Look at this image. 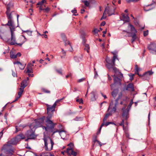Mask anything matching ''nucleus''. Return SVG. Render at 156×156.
<instances>
[{"label": "nucleus", "mask_w": 156, "mask_h": 156, "mask_svg": "<svg viewBox=\"0 0 156 156\" xmlns=\"http://www.w3.org/2000/svg\"><path fill=\"white\" fill-rule=\"evenodd\" d=\"M47 113L48 115H50L52 114H53V112L54 111L55 108L56 107V103H54L52 106L50 105H47Z\"/></svg>", "instance_id": "nucleus-7"}, {"label": "nucleus", "mask_w": 156, "mask_h": 156, "mask_svg": "<svg viewBox=\"0 0 156 156\" xmlns=\"http://www.w3.org/2000/svg\"><path fill=\"white\" fill-rule=\"evenodd\" d=\"M146 7H144V10L145 11H149L150 10L152 9H147Z\"/></svg>", "instance_id": "nucleus-58"}, {"label": "nucleus", "mask_w": 156, "mask_h": 156, "mask_svg": "<svg viewBox=\"0 0 156 156\" xmlns=\"http://www.w3.org/2000/svg\"><path fill=\"white\" fill-rule=\"evenodd\" d=\"M105 24V21H103L101 23V26H104Z\"/></svg>", "instance_id": "nucleus-64"}, {"label": "nucleus", "mask_w": 156, "mask_h": 156, "mask_svg": "<svg viewBox=\"0 0 156 156\" xmlns=\"http://www.w3.org/2000/svg\"><path fill=\"white\" fill-rule=\"evenodd\" d=\"M148 34V30H147L146 31H144V36H146Z\"/></svg>", "instance_id": "nucleus-49"}, {"label": "nucleus", "mask_w": 156, "mask_h": 156, "mask_svg": "<svg viewBox=\"0 0 156 156\" xmlns=\"http://www.w3.org/2000/svg\"><path fill=\"white\" fill-rule=\"evenodd\" d=\"M46 2V0H42L41 1L38 2L37 4V5H42L43 3H44L45 2Z\"/></svg>", "instance_id": "nucleus-36"}, {"label": "nucleus", "mask_w": 156, "mask_h": 156, "mask_svg": "<svg viewBox=\"0 0 156 156\" xmlns=\"http://www.w3.org/2000/svg\"><path fill=\"white\" fill-rule=\"evenodd\" d=\"M76 101L78 102H79L80 104H83V100L82 99H77L76 100Z\"/></svg>", "instance_id": "nucleus-42"}, {"label": "nucleus", "mask_w": 156, "mask_h": 156, "mask_svg": "<svg viewBox=\"0 0 156 156\" xmlns=\"http://www.w3.org/2000/svg\"><path fill=\"white\" fill-rule=\"evenodd\" d=\"M140 70L141 69L138 68L137 65H136L135 66V73L137 74L139 76H140V75L139 73V72Z\"/></svg>", "instance_id": "nucleus-27"}, {"label": "nucleus", "mask_w": 156, "mask_h": 156, "mask_svg": "<svg viewBox=\"0 0 156 156\" xmlns=\"http://www.w3.org/2000/svg\"><path fill=\"white\" fill-rule=\"evenodd\" d=\"M64 41L65 42V46L67 45H69L71 47V48L69 49V51H73V49L72 48V46L71 45V44H70L69 41H66V40L65 41Z\"/></svg>", "instance_id": "nucleus-24"}, {"label": "nucleus", "mask_w": 156, "mask_h": 156, "mask_svg": "<svg viewBox=\"0 0 156 156\" xmlns=\"http://www.w3.org/2000/svg\"><path fill=\"white\" fill-rule=\"evenodd\" d=\"M82 119V118L80 117H76L75 119V120L76 121H80Z\"/></svg>", "instance_id": "nucleus-55"}, {"label": "nucleus", "mask_w": 156, "mask_h": 156, "mask_svg": "<svg viewBox=\"0 0 156 156\" xmlns=\"http://www.w3.org/2000/svg\"><path fill=\"white\" fill-rule=\"evenodd\" d=\"M56 71L59 74H62V71L61 70H57Z\"/></svg>", "instance_id": "nucleus-63"}, {"label": "nucleus", "mask_w": 156, "mask_h": 156, "mask_svg": "<svg viewBox=\"0 0 156 156\" xmlns=\"http://www.w3.org/2000/svg\"><path fill=\"white\" fill-rule=\"evenodd\" d=\"M109 12L110 13L112 14V15L114 14L113 11H112V10H111L110 8H109Z\"/></svg>", "instance_id": "nucleus-62"}, {"label": "nucleus", "mask_w": 156, "mask_h": 156, "mask_svg": "<svg viewBox=\"0 0 156 156\" xmlns=\"http://www.w3.org/2000/svg\"><path fill=\"white\" fill-rule=\"evenodd\" d=\"M110 115H111V114H109V113L106 114L105 116L103 119V122H104L105 121H106L107 120L108 117Z\"/></svg>", "instance_id": "nucleus-34"}, {"label": "nucleus", "mask_w": 156, "mask_h": 156, "mask_svg": "<svg viewBox=\"0 0 156 156\" xmlns=\"http://www.w3.org/2000/svg\"><path fill=\"white\" fill-rule=\"evenodd\" d=\"M128 27L130 28L131 31L133 33V34L131 35L132 37L131 41L133 43L136 38V34L137 33V31L133 25L130 24H129Z\"/></svg>", "instance_id": "nucleus-4"}, {"label": "nucleus", "mask_w": 156, "mask_h": 156, "mask_svg": "<svg viewBox=\"0 0 156 156\" xmlns=\"http://www.w3.org/2000/svg\"><path fill=\"white\" fill-rule=\"evenodd\" d=\"M116 104L113 105V102L112 101L110 103L109 107L108 109V111L109 112V113L111 114V115L115 112L116 110Z\"/></svg>", "instance_id": "nucleus-6"}, {"label": "nucleus", "mask_w": 156, "mask_h": 156, "mask_svg": "<svg viewBox=\"0 0 156 156\" xmlns=\"http://www.w3.org/2000/svg\"><path fill=\"white\" fill-rule=\"evenodd\" d=\"M12 71V75L14 77H15L17 76L16 73L14 72H13V71Z\"/></svg>", "instance_id": "nucleus-56"}, {"label": "nucleus", "mask_w": 156, "mask_h": 156, "mask_svg": "<svg viewBox=\"0 0 156 156\" xmlns=\"http://www.w3.org/2000/svg\"><path fill=\"white\" fill-rule=\"evenodd\" d=\"M89 2L91 3H94L95 2V1L94 0H89Z\"/></svg>", "instance_id": "nucleus-59"}, {"label": "nucleus", "mask_w": 156, "mask_h": 156, "mask_svg": "<svg viewBox=\"0 0 156 156\" xmlns=\"http://www.w3.org/2000/svg\"><path fill=\"white\" fill-rule=\"evenodd\" d=\"M113 76L114 77V83L110 85L112 90L114 87V86L116 85L120 86L121 84V80L120 79L115 76V75Z\"/></svg>", "instance_id": "nucleus-9"}, {"label": "nucleus", "mask_w": 156, "mask_h": 156, "mask_svg": "<svg viewBox=\"0 0 156 156\" xmlns=\"http://www.w3.org/2000/svg\"><path fill=\"white\" fill-rule=\"evenodd\" d=\"M105 61H106V62L107 63H109L111 62V60H110V58L108 57H106V59H105Z\"/></svg>", "instance_id": "nucleus-41"}, {"label": "nucleus", "mask_w": 156, "mask_h": 156, "mask_svg": "<svg viewBox=\"0 0 156 156\" xmlns=\"http://www.w3.org/2000/svg\"><path fill=\"white\" fill-rule=\"evenodd\" d=\"M116 59H118V58H117V56L116 55H115L114 54V55L113 57V58L112 59V63L113 64V65H115V61Z\"/></svg>", "instance_id": "nucleus-33"}, {"label": "nucleus", "mask_w": 156, "mask_h": 156, "mask_svg": "<svg viewBox=\"0 0 156 156\" xmlns=\"http://www.w3.org/2000/svg\"><path fill=\"white\" fill-rule=\"evenodd\" d=\"M25 137L23 134H20L15 138L11 139L8 141L6 144L4 145L2 149V150H4L7 154H12L13 150L12 148L11 145H16L21 140L23 139Z\"/></svg>", "instance_id": "nucleus-1"}, {"label": "nucleus", "mask_w": 156, "mask_h": 156, "mask_svg": "<svg viewBox=\"0 0 156 156\" xmlns=\"http://www.w3.org/2000/svg\"><path fill=\"white\" fill-rule=\"evenodd\" d=\"M27 69V71H26V70H25L24 71V72L26 73H33V69L31 68H29L27 67L26 68Z\"/></svg>", "instance_id": "nucleus-30"}, {"label": "nucleus", "mask_w": 156, "mask_h": 156, "mask_svg": "<svg viewBox=\"0 0 156 156\" xmlns=\"http://www.w3.org/2000/svg\"><path fill=\"white\" fill-rule=\"evenodd\" d=\"M20 63V62L18 61L14 62L13 63L14 64H17L18 66L19 65V64Z\"/></svg>", "instance_id": "nucleus-57"}, {"label": "nucleus", "mask_w": 156, "mask_h": 156, "mask_svg": "<svg viewBox=\"0 0 156 156\" xmlns=\"http://www.w3.org/2000/svg\"><path fill=\"white\" fill-rule=\"evenodd\" d=\"M7 11H6V14L7 15V16L8 17V19H9V20H12V17L11 15V14L9 13L10 12V8L9 7V5H7Z\"/></svg>", "instance_id": "nucleus-20"}, {"label": "nucleus", "mask_w": 156, "mask_h": 156, "mask_svg": "<svg viewBox=\"0 0 156 156\" xmlns=\"http://www.w3.org/2000/svg\"><path fill=\"white\" fill-rule=\"evenodd\" d=\"M71 12L73 13L74 15L75 16H76L78 15L77 14H76V10L75 9L72 10Z\"/></svg>", "instance_id": "nucleus-43"}, {"label": "nucleus", "mask_w": 156, "mask_h": 156, "mask_svg": "<svg viewBox=\"0 0 156 156\" xmlns=\"http://www.w3.org/2000/svg\"><path fill=\"white\" fill-rule=\"evenodd\" d=\"M124 122L123 120H122V122L119 124V125L121 126H122L123 127V129H124Z\"/></svg>", "instance_id": "nucleus-46"}, {"label": "nucleus", "mask_w": 156, "mask_h": 156, "mask_svg": "<svg viewBox=\"0 0 156 156\" xmlns=\"http://www.w3.org/2000/svg\"><path fill=\"white\" fill-rule=\"evenodd\" d=\"M15 30H10L11 33V41L10 44L11 45H14L17 44L16 42V39L15 37L14 31Z\"/></svg>", "instance_id": "nucleus-10"}, {"label": "nucleus", "mask_w": 156, "mask_h": 156, "mask_svg": "<svg viewBox=\"0 0 156 156\" xmlns=\"http://www.w3.org/2000/svg\"><path fill=\"white\" fill-rule=\"evenodd\" d=\"M62 51V54L64 55H66V52L65 51H64L63 48L61 49Z\"/></svg>", "instance_id": "nucleus-60"}, {"label": "nucleus", "mask_w": 156, "mask_h": 156, "mask_svg": "<svg viewBox=\"0 0 156 156\" xmlns=\"http://www.w3.org/2000/svg\"><path fill=\"white\" fill-rule=\"evenodd\" d=\"M133 99L131 100L130 101V102L129 104V105L128 106V108H130V107H131V106L132 105V104L133 103Z\"/></svg>", "instance_id": "nucleus-45"}, {"label": "nucleus", "mask_w": 156, "mask_h": 156, "mask_svg": "<svg viewBox=\"0 0 156 156\" xmlns=\"http://www.w3.org/2000/svg\"><path fill=\"white\" fill-rule=\"evenodd\" d=\"M95 92L94 91H92L91 94L92 95V96H93V98H91V100L92 101H94L95 100Z\"/></svg>", "instance_id": "nucleus-37"}, {"label": "nucleus", "mask_w": 156, "mask_h": 156, "mask_svg": "<svg viewBox=\"0 0 156 156\" xmlns=\"http://www.w3.org/2000/svg\"><path fill=\"white\" fill-rule=\"evenodd\" d=\"M23 33H26L29 36H31L32 31L29 30H23Z\"/></svg>", "instance_id": "nucleus-31"}, {"label": "nucleus", "mask_w": 156, "mask_h": 156, "mask_svg": "<svg viewBox=\"0 0 156 156\" xmlns=\"http://www.w3.org/2000/svg\"><path fill=\"white\" fill-rule=\"evenodd\" d=\"M56 132H58L61 138L63 139H65V137L67 135L66 132L64 130H56V131L53 132V134H54Z\"/></svg>", "instance_id": "nucleus-14"}, {"label": "nucleus", "mask_w": 156, "mask_h": 156, "mask_svg": "<svg viewBox=\"0 0 156 156\" xmlns=\"http://www.w3.org/2000/svg\"><path fill=\"white\" fill-rule=\"evenodd\" d=\"M28 138L26 140V141H27L29 139H34L36 136L34 135V132H31V131L28 132L27 135Z\"/></svg>", "instance_id": "nucleus-16"}, {"label": "nucleus", "mask_w": 156, "mask_h": 156, "mask_svg": "<svg viewBox=\"0 0 156 156\" xmlns=\"http://www.w3.org/2000/svg\"><path fill=\"white\" fill-rule=\"evenodd\" d=\"M98 31L99 30H98L97 29H95L93 31V32L94 34H97L98 33Z\"/></svg>", "instance_id": "nucleus-53"}, {"label": "nucleus", "mask_w": 156, "mask_h": 156, "mask_svg": "<svg viewBox=\"0 0 156 156\" xmlns=\"http://www.w3.org/2000/svg\"><path fill=\"white\" fill-rule=\"evenodd\" d=\"M40 156H55L51 154L50 152L42 153L40 154Z\"/></svg>", "instance_id": "nucleus-23"}, {"label": "nucleus", "mask_w": 156, "mask_h": 156, "mask_svg": "<svg viewBox=\"0 0 156 156\" xmlns=\"http://www.w3.org/2000/svg\"><path fill=\"white\" fill-rule=\"evenodd\" d=\"M69 147L67 149V152L69 155V156H76V153L73 150V144L72 143H70L68 145Z\"/></svg>", "instance_id": "nucleus-5"}, {"label": "nucleus", "mask_w": 156, "mask_h": 156, "mask_svg": "<svg viewBox=\"0 0 156 156\" xmlns=\"http://www.w3.org/2000/svg\"><path fill=\"white\" fill-rule=\"evenodd\" d=\"M106 66L108 68V69H112L113 67L115 65H113V64L112 63H110V62L108 63H107L106 65Z\"/></svg>", "instance_id": "nucleus-28"}, {"label": "nucleus", "mask_w": 156, "mask_h": 156, "mask_svg": "<svg viewBox=\"0 0 156 156\" xmlns=\"http://www.w3.org/2000/svg\"><path fill=\"white\" fill-rule=\"evenodd\" d=\"M122 94L121 92L119 94H118V97L117 99H116V102H117L118 100L120 99L122 97Z\"/></svg>", "instance_id": "nucleus-40"}, {"label": "nucleus", "mask_w": 156, "mask_h": 156, "mask_svg": "<svg viewBox=\"0 0 156 156\" xmlns=\"http://www.w3.org/2000/svg\"><path fill=\"white\" fill-rule=\"evenodd\" d=\"M6 25H8L9 26L10 30H15V27L14 25L12 20H9L8 23L6 24Z\"/></svg>", "instance_id": "nucleus-15"}, {"label": "nucleus", "mask_w": 156, "mask_h": 156, "mask_svg": "<svg viewBox=\"0 0 156 156\" xmlns=\"http://www.w3.org/2000/svg\"><path fill=\"white\" fill-rule=\"evenodd\" d=\"M82 2L84 3L86 6H89V3L87 1H83Z\"/></svg>", "instance_id": "nucleus-38"}, {"label": "nucleus", "mask_w": 156, "mask_h": 156, "mask_svg": "<svg viewBox=\"0 0 156 156\" xmlns=\"http://www.w3.org/2000/svg\"><path fill=\"white\" fill-rule=\"evenodd\" d=\"M44 141V148L46 151H50L52 149L54 144L52 140L49 137H44L43 138Z\"/></svg>", "instance_id": "nucleus-2"}, {"label": "nucleus", "mask_w": 156, "mask_h": 156, "mask_svg": "<svg viewBox=\"0 0 156 156\" xmlns=\"http://www.w3.org/2000/svg\"><path fill=\"white\" fill-rule=\"evenodd\" d=\"M134 75L133 74H131L130 75H129V76L130 77V80H132L133 79V76H134Z\"/></svg>", "instance_id": "nucleus-52"}, {"label": "nucleus", "mask_w": 156, "mask_h": 156, "mask_svg": "<svg viewBox=\"0 0 156 156\" xmlns=\"http://www.w3.org/2000/svg\"><path fill=\"white\" fill-rule=\"evenodd\" d=\"M10 57L12 58H16L17 55H15L12 51H10Z\"/></svg>", "instance_id": "nucleus-29"}, {"label": "nucleus", "mask_w": 156, "mask_h": 156, "mask_svg": "<svg viewBox=\"0 0 156 156\" xmlns=\"http://www.w3.org/2000/svg\"><path fill=\"white\" fill-rule=\"evenodd\" d=\"M122 20L126 22H128L129 20V17L127 15H122Z\"/></svg>", "instance_id": "nucleus-25"}, {"label": "nucleus", "mask_w": 156, "mask_h": 156, "mask_svg": "<svg viewBox=\"0 0 156 156\" xmlns=\"http://www.w3.org/2000/svg\"><path fill=\"white\" fill-rule=\"evenodd\" d=\"M52 116V114L48 115L47 117V120L46 121L47 124L51 125V129L53 128L55 125H56V124L54 123L52 121L50 120V119L51 118Z\"/></svg>", "instance_id": "nucleus-11"}, {"label": "nucleus", "mask_w": 156, "mask_h": 156, "mask_svg": "<svg viewBox=\"0 0 156 156\" xmlns=\"http://www.w3.org/2000/svg\"><path fill=\"white\" fill-rule=\"evenodd\" d=\"M50 10V9L48 7H47L45 9H44V11L45 12H48Z\"/></svg>", "instance_id": "nucleus-50"}, {"label": "nucleus", "mask_w": 156, "mask_h": 156, "mask_svg": "<svg viewBox=\"0 0 156 156\" xmlns=\"http://www.w3.org/2000/svg\"><path fill=\"white\" fill-rule=\"evenodd\" d=\"M148 48L149 50H154L156 48V43L154 42L151 43L148 45Z\"/></svg>", "instance_id": "nucleus-18"}, {"label": "nucleus", "mask_w": 156, "mask_h": 156, "mask_svg": "<svg viewBox=\"0 0 156 156\" xmlns=\"http://www.w3.org/2000/svg\"><path fill=\"white\" fill-rule=\"evenodd\" d=\"M110 124H114L115 125V124L114 123H113L112 122H106L105 123L104 122H103V123L101 124V125L100 128V129L98 131V133H99L100 132L101 130V128L103 126H104V125H105V126H107Z\"/></svg>", "instance_id": "nucleus-21"}, {"label": "nucleus", "mask_w": 156, "mask_h": 156, "mask_svg": "<svg viewBox=\"0 0 156 156\" xmlns=\"http://www.w3.org/2000/svg\"><path fill=\"white\" fill-rule=\"evenodd\" d=\"M153 73L154 72L151 71H149L145 72L143 76L146 78H149L150 76L153 74Z\"/></svg>", "instance_id": "nucleus-19"}, {"label": "nucleus", "mask_w": 156, "mask_h": 156, "mask_svg": "<svg viewBox=\"0 0 156 156\" xmlns=\"http://www.w3.org/2000/svg\"><path fill=\"white\" fill-rule=\"evenodd\" d=\"M85 80V78H81L80 79L78 80L77 81L78 82L80 83V82H81Z\"/></svg>", "instance_id": "nucleus-51"}, {"label": "nucleus", "mask_w": 156, "mask_h": 156, "mask_svg": "<svg viewBox=\"0 0 156 156\" xmlns=\"http://www.w3.org/2000/svg\"><path fill=\"white\" fill-rule=\"evenodd\" d=\"M29 12L30 13L31 15H32V12H33V9H29Z\"/></svg>", "instance_id": "nucleus-61"}, {"label": "nucleus", "mask_w": 156, "mask_h": 156, "mask_svg": "<svg viewBox=\"0 0 156 156\" xmlns=\"http://www.w3.org/2000/svg\"><path fill=\"white\" fill-rule=\"evenodd\" d=\"M109 7L108 6L106 7L105 9L104 13H103L102 16L101 18V20L105 19L106 18V15L108 14V16H111L112 15V14L110 13L109 12Z\"/></svg>", "instance_id": "nucleus-12"}, {"label": "nucleus", "mask_w": 156, "mask_h": 156, "mask_svg": "<svg viewBox=\"0 0 156 156\" xmlns=\"http://www.w3.org/2000/svg\"><path fill=\"white\" fill-rule=\"evenodd\" d=\"M25 65H23L21 63H20L18 65V66L20 69H23L25 68Z\"/></svg>", "instance_id": "nucleus-35"}, {"label": "nucleus", "mask_w": 156, "mask_h": 156, "mask_svg": "<svg viewBox=\"0 0 156 156\" xmlns=\"http://www.w3.org/2000/svg\"><path fill=\"white\" fill-rule=\"evenodd\" d=\"M63 98H62L61 99H58V100H57L54 103H56V105L58 104H59V102H60L61 100H63Z\"/></svg>", "instance_id": "nucleus-48"}, {"label": "nucleus", "mask_w": 156, "mask_h": 156, "mask_svg": "<svg viewBox=\"0 0 156 156\" xmlns=\"http://www.w3.org/2000/svg\"><path fill=\"white\" fill-rule=\"evenodd\" d=\"M34 66V65L33 64L29 63L27 65V67H29V68H32L33 66Z\"/></svg>", "instance_id": "nucleus-44"}, {"label": "nucleus", "mask_w": 156, "mask_h": 156, "mask_svg": "<svg viewBox=\"0 0 156 156\" xmlns=\"http://www.w3.org/2000/svg\"><path fill=\"white\" fill-rule=\"evenodd\" d=\"M27 41L26 38L24 35L21 36L19 39L18 41L20 42V43L16 44L20 46H21Z\"/></svg>", "instance_id": "nucleus-13"}, {"label": "nucleus", "mask_w": 156, "mask_h": 156, "mask_svg": "<svg viewBox=\"0 0 156 156\" xmlns=\"http://www.w3.org/2000/svg\"><path fill=\"white\" fill-rule=\"evenodd\" d=\"M61 35L63 41H65L66 40V38L64 34L62 33L61 34Z\"/></svg>", "instance_id": "nucleus-39"}, {"label": "nucleus", "mask_w": 156, "mask_h": 156, "mask_svg": "<svg viewBox=\"0 0 156 156\" xmlns=\"http://www.w3.org/2000/svg\"><path fill=\"white\" fill-rule=\"evenodd\" d=\"M118 89H115L112 92V95L114 98H115L116 97L118 93Z\"/></svg>", "instance_id": "nucleus-22"}, {"label": "nucleus", "mask_w": 156, "mask_h": 156, "mask_svg": "<svg viewBox=\"0 0 156 156\" xmlns=\"http://www.w3.org/2000/svg\"><path fill=\"white\" fill-rule=\"evenodd\" d=\"M112 69L113 71L115 73H117L118 71V69L117 68H116L115 67H114V66L113 67Z\"/></svg>", "instance_id": "nucleus-47"}, {"label": "nucleus", "mask_w": 156, "mask_h": 156, "mask_svg": "<svg viewBox=\"0 0 156 156\" xmlns=\"http://www.w3.org/2000/svg\"><path fill=\"white\" fill-rule=\"evenodd\" d=\"M129 89H130L132 91H133L134 90L133 85L132 84L130 83L127 85L126 90H129Z\"/></svg>", "instance_id": "nucleus-26"}, {"label": "nucleus", "mask_w": 156, "mask_h": 156, "mask_svg": "<svg viewBox=\"0 0 156 156\" xmlns=\"http://www.w3.org/2000/svg\"><path fill=\"white\" fill-rule=\"evenodd\" d=\"M85 46V48H84V50H86L88 53L89 52V50L90 49V47L89 45L87 44H86L84 45Z\"/></svg>", "instance_id": "nucleus-32"}, {"label": "nucleus", "mask_w": 156, "mask_h": 156, "mask_svg": "<svg viewBox=\"0 0 156 156\" xmlns=\"http://www.w3.org/2000/svg\"><path fill=\"white\" fill-rule=\"evenodd\" d=\"M44 119L45 117H43L42 118L35 119V121L36 124V125L33 127V128H36L37 127L41 126L44 122Z\"/></svg>", "instance_id": "nucleus-8"}, {"label": "nucleus", "mask_w": 156, "mask_h": 156, "mask_svg": "<svg viewBox=\"0 0 156 156\" xmlns=\"http://www.w3.org/2000/svg\"><path fill=\"white\" fill-rule=\"evenodd\" d=\"M27 86V80H23L21 84V87L19 88V91L18 92V96H16L15 101H17L21 96L23 91L24 88Z\"/></svg>", "instance_id": "nucleus-3"}, {"label": "nucleus", "mask_w": 156, "mask_h": 156, "mask_svg": "<svg viewBox=\"0 0 156 156\" xmlns=\"http://www.w3.org/2000/svg\"><path fill=\"white\" fill-rule=\"evenodd\" d=\"M39 10H40V12H41V10L44 11V9L43 8V6H42V5H41L39 7Z\"/></svg>", "instance_id": "nucleus-54"}, {"label": "nucleus", "mask_w": 156, "mask_h": 156, "mask_svg": "<svg viewBox=\"0 0 156 156\" xmlns=\"http://www.w3.org/2000/svg\"><path fill=\"white\" fill-rule=\"evenodd\" d=\"M125 108H122V110L123 112L122 116V117L125 119H127L128 117V110L126 109L125 110Z\"/></svg>", "instance_id": "nucleus-17"}]
</instances>
